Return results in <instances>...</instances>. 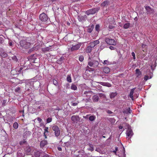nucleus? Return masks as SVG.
Here are the masks:
<instances>
[{"mask_svg":"<svg viewBox=\"0 0 157 157\" xmlns=\"http://www.w3.org/2000/svg\"><path fill=\"white\" fill-rule=\"evenodd\" d=\"M136 75L137 78H140L142 74L141 71L139 69H136Z\"/></svg>","mask_w":157,"mask_h":157,"instance_id":"nucleus-14","label":"nucleus"},{"mask_svg":"<svg viewBox=\"0 0 157 157\" xmlns=\"http://www.w3.org/2000/svg\"><path fill=\"white\" fill-rule=\"evenodd\" d=\"M92 99L94 102H97L98 101L99 98L97 95H94L92 97Z\"/></svg>","mask_w":157,"mask_h":157,"instance_id":"nucleus-20","label":"nucleus"},{"mask_svg":"<svg viewBox=\"0 0 157 157\" xmlns=\"http://www.w3.org/2000/svg\"><path fill=\"white\" fill-rule=\"evenodd\" d=\"M130 26V23H126L123 26V28L125 29H128Z\"/></svg>","mask_w":157,"mask_h":157,"instance_id":"nucleus-25","label":"nucleus"},{"mask_svg":"<svg viewBox=\"0 0 157 157\" xmlns=\"http://www.w3.org/2000/svg\"><path fill=\"white\" fill-rule=\"evenodd\" d=\"M40 155V153L39 151H38L35 153L36 157H39Z\"/></svg>","mask_w":157,"mask_h":157,"instance_id":"nucleus-37","label":"nucleus"},{"mask_svg":"<svg viewBox=\"0 0 157 157\" xmlns=\"http://www.w3.org/2000/svg\"><path fill=\"white\" fill-rule=\"evenodd\" d=\"M103 71L106 74L108 73L110 71L109 68L108 67L104 68Z\"/></svg>","mask_w":157,"mask_h":157,"instance_id":"nucleus-22","label":"nucleus"},{"mask_svg":"<svg viewBox=\"0 0 157 157\" xmlns=\"http://www.w3.org/2000/svg\"><path fill=\"white\" fill-rule=\"evenodd\" d=\"M101 85L104 86H105L108 87H111V85L108 82H102Z\"/></svg>","mask_w":157,"mask_h":157,"instance_id":"nucleus-21","label":"nucleus"},{"mask_svg":"<svg viewBox=\"0 0 157 157\" xmlns=\"http://www.w3.org/2000/svg\"><path fill=\"white\" fill-rule=\"evenodd\" d=\"M26 151L28 152H30L31 151V148L29 147H28L26 148Z\"/></svg>","mask_w":157,"mask_h":157,"instance_id":"nucleus-44","label":"nucleus"},{"mask_svg":"<svg viewBox=\"0 0 157 157\" xmlns=\"http://www.w3.org/2000/svg\"><path fill=\"white\" fill-rule=\"evenodd\" d=\"M88 65L90 67L96 68L97 67L99 64L98 61L94 59L93 58H91L89 56L88 60Z\"/></svg>","mask_w":157,"mask_h":157,"instance_id":"nucleus-1","label":"nucleus"},{"mask_svg":"<svg viewBox=\"0 0 157 157\" xmlns=\"http://www.w3.org/2000/svg\"><path fill=\"white\" fill-rule=\"evenodd\" d=\"M89 115H87L86 116V117H87Z\"/></svg>","mask_w":157,"mask_h":157,"instance_id":"nucleus-64","label":"nucleus"},{"mask_svg":"<svg viewBox=\"0 0 157 157\" xmlns=\"http://www.w3.org/2000/svg\"><path fill=\"white\" fill-rule=\"evenodd\" d=\"M53 83L55 86H57L58 85V82L55 79H54L53 80Z\"/></svg>","mask_w":157,"mask_h":157,"instance_id":"nucleus-38","label":"nucleus"},{"mask_svg":"<svg viewBox=\"0 0 157 157\" xmlns=\"http://www.w3.org/2000/svg\"><path fill=\"white\" fill-rule=\"evenodd\" d=\"M26 141L25 140V139H24V140H22V141H21L20 143H19V144H20V145H23L24 144H25L26 143Z\"/></svg>","mask_w":157,"mask_h":157,"instance_id":"nucleus-32","label":"nucleus"},{"mask_svg":"<svg viewBox=\"0 0 157 157\" xmlns=\"http://www.w3.org/2000/svg\"><path fill=\"white\" fill-rule=\"evenodd\" d=\"M57 149L59 151H62V149L60 147H57Z\"/></svg>","mask_w":157,"mask_h":157,"instance_id":"nucleus-51","label":"nucleus"},{"mask_svg":"<svg viewBox=\"0 0 157 157\" xmlns=\"http://www.w3.org/2000/svg\"><path fill=\"white\" fill-rule=\"evenodd\" d=\"M13 126L15 129H17L18 126V123L17 122H14L13 124Z\"/></svg>","mask_w":157,"mask_h":157,"instance_id":"nucleus-29","label":"nucleus"},{"mask_svg":"<svg viewBox=\"0 0 157 157\" xmlns=\"http://www.w3.org/2000/svg\"><path fill=\"white\" fill-rule=\"evenodd\" d=\"M149 78V76L147 75H145L144 77V80L145 81L147 80Z\"/></svg>","mask_w":157,"mask_h":157,"instance_id":"nucleus-43","label":"nucleus"},{"mask_svg":"<svg viewBox=\"0 0 157 157\" xmlns=\"http://www.w3.org/2000/svg\"><path fill=\"white\" fill-rule=\"evenodd\" d=\"M50 49V48L49 47H47L42 48V51L44 52H48Z\"/></svg>","mask_w":157,"mask_h":157,"instance_id":"nucleus-28","label":"nucleus"},{"mask_svg":"<svg viewBox=\"0 0 157 157\" xmlns=\"http://www.w3.org/2000/svg\"><path fill=\"white\" fill-rule=\"evenodd\" d=\"M108 20H110L111 22L110 23H109V28L110 29H113V28L114 27V26L113 25H116V23L115 21L113 20V18H109Z\"/></svg>","mask_w":157,"mask_h":157,"instance_id":"nucleus-8","label":"nucleus"},{"mask_svg":"<svg viewBox=\"0 0 157 157\" xmlns=\"http://www.w3.org/2000/svg\"><path fill=\"white\" fill-rule=\"evenodd\" d=\"M78 20L80 21H82L84 20V17L83 16H79L78 17Z\"/></svg>","mask_w":157,"mask_h":157,"instance_id":"nucleus-33","label":"nucleus"},{"mask_svg":"<svg viewBox=\"0 0 157 157\" xmlns=\"http://www.w3.org/2000/svg\"><path fill=\"white\" fill-rule=\"evenodd\" d=\"M109 48L111 50H113L114 49V48L112 46H110L109 47Z\"/></svg>","mask_w":157,"mask_h":157,"instance_id":"nucleus-52","label":"nucleus"},{"mask_svg":"<svg viewBox=\"0 0 157 157\" xmlns=\"http://www.w3.org/2000/svg\"><path fill=\"white\" fill-rule=\"evenodd\" d=\"M127 111H128V112L129 113H131L132 111L130 110V108H128L127 109Z\"/></svg>","mask_w":157,"mask_h":157,"instance_id":"nucleus-47","label":"nucleus"},{"mask_svg":"<svg viewBox=\"0 0 157 157\" xmlns=\"http://www.w3.org/2000/svg\"><path fill=\"white\" fill-rule=\"evenodd\" d=\"M99 96H100V97H105L104 95L102 93H99Z\"/></svg>","mask_w":157,"mask_h":157,"instance_id":"nucleus-45","label":"nucleus"},{"mask_svg":"<svg viewBox=\"0 0 157 157\" xmlns=\"http://www.w3.org/2000/svg\"><path fill=\"white\" fill-rule=\"evenodd\" d=\"M107 113H109V114H111L112 113V112L110 110H108L107 111Z\"/></svg>","mask_w":157,"mask_h":157,"instance_id":"nucleus-50","label":"nucleus"},{"mask_svg":"<svg viewBox=\"0 0 157 157\" xmlns=\"http://www.w3.org/2000/svg\"><path fill=\"white\" fill-rule=\"evenodd\" d=\"M117 93L116 92H112L110 94V97L112 99L115 97L117 95Z\"/></svg>","mask_w":157,"mask_h":157,"instance_id":"nucleus-23","label":"nucleus"},{"mask_svg":"<svg viewBox=\"0 0 157 157\" xmlns=\"http://www.w3.org/2000/svg\"><path fill=\"white\" fill-rule=\"evenodd\" d=\"M109 2L107 1H104L101 4V6L103 7L107 6L109 5Z\"/></svg>","mask_w":157,"mask_h":157,"instance_id":"nucleus-17","label":"nucleus"},{"mask_svg":"<svg viewBox=\"0 0 157 157\" xmlns=\"http://www.w3.org/2000/svg\"><path fill=\"white\" fill-rule=\"evenodd\" d=\"M92 48H93L90 45L88 46L86 49V52L87 53H90L92 51Z\"/></svg>","mask_w":157,"mask_h":157,"instance_id":"nucleus-19","label":"nucleus"},{"mask_svg":"<svg viewBox=\"0 0 157 157\" xmlns=\"http://www.w3.org/2000/svg\"><path fill=\"white\" fill-rule=\"evenodd\" d=\"M99 43V41L98 40H97L94 41L90 43V46L92 48H93L96 45Z\"/></svg>","mask_w":157,"mask_h":157,"instance_id":"nucleus-10","label":"nucleus"},{"mask_svg":"<svg viewBox=\"0 0 157 157\" xmlns=\"http://www.w3.org/2000/svg\"><path fill=\"white\" fill-rule=\"evenodd\" d=\"M52 121V117H48L46 120V122L47 123H49Z\"/></svg>","mask_w":157,"mask_h":157,"instance_id":"nucleus-34","label":"nucleus"},{"mask_svg":"<svg viewBox=\"0 0 157 157\" xmlns=\"http://www.w3.org/2000/svg\"><path fill=\"white\" fill-rule=\"evenodd\" d=\"M67 80L69 82H72L71 75H68L67 78Z\"/></svg>","mask_w":157,"mask_h":157,"instance_id":"nucleus-27","label":"nucleus"},{"mask_svg":"<svg viewBox=\"0 0 157 157\" xmlns=\"http://www.w3.org/2000/svg\"><path fill=\"white\" fill-rule=\"evenodd\" d=\"M71 89L72 90H77V87L74 84H71Z\"/></svg>","mask_w":157,"mask_h":157,"instance_id":"nucleus-24","label":"nucleus"},{"mask_svg":"<svg viewBox=\"0 0 157 157\" xmlns=\"http://www.w3.org/2000/svg\"><path fill=\"white\" fill-rule=\"evenodd\" d=\"M118 150V148L117 147H116V148H115V151H114V152H115V153H116V151H117Z\"/></svg>","mask_w":157,"mask_h":157,"instance_id":"nucleus-57","label":"nucleus"},{"mask_svg":"<svg viewBox=\"0 0 157 157\" xmlns=\"http://www.w3.org/2000/svg\"><path fill=\"white\" fill-rule=\"evenodd\" d=\"M3 38L2 37H0V44H2V41L3 40Z\"/></svg>","mask_w":157,"mask_h":157,"instance_id":"nucleus-49","label":"nucleus"},{"mask_svg":"<svg viewBox=\"0 0 157 157\" xmlns=\"http://www.w3.org/2000/svg\"><path fill=\"white\" fill-rule=\"evenodd\" d=\"M25 133L26 134H28V135L29 134V135H30V132H29V131H26L25 132Z\"/></svg>","mask_w":157,"mask_h":157,"instance_id":"nucleus-54","label":"nucleus"},{"mask_svg":"<svg viewBox=\"0 0 157 157\" xmlns=\"http://www.w3.org/2000/svg\"><path fill=\"white\" fill-rule=\"evenodd\" d=\"M37 120L38 121L39 123H40L42 121V119H41L40 118V117H37Z\"/></svg>","mask_w":157,"mask_h":157,"instance_id":"nucleus-46","label":"nucleus"},{"mask_svg":"<svg viewBox=\"0 0 157 157\" xmlns=\"http://www.w3.org/2000/svg\"><path fill=\"white\" fill-rule=\"evenodd\" d=\"M25 134L23 136H24V138H25V136H26V134H25Z\"/></svg>","mask_w":157,"mask_h":157,"instance_id":"nucleus-63","label":"nucleus"},{"mask_svg":"<svg viewBox=\"0 0 157 157\" xmlns=\"http://www.w3.org/2000/svg\"><path fill=\"white\" fill-rule=\"evenodd\" d=\"M126 134L127 135V136L128 137H130V138L133 135V132L132 130L129 126L128 127V129L126 131Z\"/></svg>","mask_w":157,"mask_h":157,"instance_id":"nucleus-7","label":"nucleus"},{"mask_svg":"<svg viewBox=\"0 0 157 157\" xmlns=\"http://www.w3.org/2000/svg\"><path fill=\"white\" fill-rule=\"evenodd\" d=\"M136 89V88H133L131 90V91L130 92V94H129V97L132 98V99H133V93H134V92L135 90Z\"/></svg>","mask_w":157,"mask_h":157,"instance_id":"nucleus-18","label":"nucleus"},{"mask_svg":"<svg viewBox=\"0 0 157 157\" xmlns=\"http://www.w3.org/2000/svg\"><path fill=\"white\" fill-rule=\"evenodd\" d=\"M84 57L80 55V56H79L78 59L80 61V62L83 61L84 60Z\"/></svg>","mask_w":157,"mask_h":157,"instance_id":"nucleus-31","label":"nucleus"},{"mask_svg":"<svg viewBox=\"0 0 157 157\" xmlns=\"http://www.w3.org/2000/svg\"><path fill=\"white\" fill-rule=\"evenodd\" d=\"M109 62L108 60H105L104 61L103 63L105 65H108L109 64Z\"/></svg>","mask_w":157,"mask_h":157,"instance_id":"nucleus-41","label":"nucleus"},{"mask_svg":"<svg viewBox=\"0 0 157 157\" xmlns=\"http://www.w3.org/2000/svg\"><path fill=\"white\" fill-rule=\"evenodd\" d=\"M96 118V117L94 115H92L90 116L89 118V120L90 121H94Z\"/></svg>","mask_w":157,"mask_h":157,"instance_id":"nucleus-26","label":"nucleus"},{"mask_svg":"<svg viewBox=\"0 0 157 157\" xmlns=\"http://www.w3.org/2000/svg\"><path fill=\"white\" fill-rule=\"evenodd\" d=\"M0 55L3 58H5L7 56V54L2 49L0 50Z\"/></svg>","mask_w":157,"mask_h":157,"instance_id":"nucleus-15","label":"nucleus"},{"mask_svg":"<svg viewBox=\"0 0 157 157\" xmlns=\"http://www.w3.org/2000/svg\"><path fill=\"white\" fill-rule=\"evenodd\" d=\"M48 127H45L44 128V138L45 139L47 138V134H46V133H48L49 132L48 131Z\"/></svg>","mask_w":157,"mask_h":157,"instance_id":"nucleus-16","label":"nucleus"},{"mask_svg":"<svg viewBox=\"0 0 157 157\" xmlns=\"http://www.w3.org/2000/svg\"><path fill=\"white\" fill-rule=\"evenodd\" d=\"M43 157H49V156L48 155L46 154Z\"/></svg>","mask_w":157,"mask_h":157,"instance_id":"nucleus-56","label":"nucleus"},{"mask_svg":"<svg viewBox=\"0 0 157 157\" xmlns=\"http://www.w3.org/2000/svg\"><path fill=\"white\" fill-rule=\"evenodd\" d=\"M89 93V92L87 91H85L84 92V94H86Z\"/></svg>","mask_w":157,"mask_h":157,"instance_id":"nucleus-59","label":"nucleus"},{"mask_svg":"<svg viewBox=\"0 0 157 157\" xmlns=\"http://www.w3.org/2000/svg\"><path fill=\"white\" fill-rule=\"evenodd\" d=\"M21 90V88L19 87H18L17 88L15 89V92H19V91Z\"/></svg>","mask_w":157,"mask_h":157,"instance_id":"nucleus-40","label":"nucleus"},{"mask_svg":"<svg viewBox=\"0 0 157 157\" xmlns=\"http://www.w3.org/2000/svg\"><path fill=\"white\" fill-rule=\"evenodd\" d=\"M20 44L21 47L25 49L29 48L31 44L30 42H27L26 40H21L20 42Z\"/></svg>","mask_w":157,"mask_h":157,"instance_id":"nucleus-2","label":"nucleus"},{"mask_svg":"<svg viewBox=\"0 0 157 157\" xmlns=\"http://www.w3.org/2000/svg\"><path fill=\"white\" fill-rule=\"evenodd\" d=\"M145 7L147 11V14H151V13H154V10L151 8L150 6H145Z\"/></svg>","mask_w":157,"mask_h":157,"instance_id":"nucleus-9","label":"nucleus"},{"mask_svg":"<svg viewBox=\"0 0 157 157\" xmlns=\"http://www.w3.org/2000/svg\"><path fill=\"white\" fill-rule=\"evenodd\" d=\"M23 112V113H24V110H22V111H20V112Z\"/></svg>","mask_w":157,"mask_h":157,"instance_id":"nucleus-62","label":"nucleus"},{"mask_svg":"<svg viewBox=\"0 0 157 157\" xmlns=\"http://www.w3.org/2000/svg\"><path fill=\"white\" fill-rule=\"evenodd\" d=\"M48 142L46 140H42L40 144V146L41 148L44 147L48 144Z\"/></svg>","mask_w":157,"mask_h":157,"instance_id":"nucleus-12","label":"nucleus"},{"mask_svg":"<svg viewBox=\"0 0 157 157\" xmlns=\"http://www.w3.org/2000/svg\"><path fill=\"white\" fill-rule=\"evenodd\" d=\"M22 69H23L22 67H20V68L19 70L18 71V72L20 73L21 71L22 70Z\"/></svg>","mask_w":157,"mask_h":157,"instance_id":"nucleus-55","label":"nucleus"},{"mask_svg":"<svg viewBox=\"0 0 157 157\" xmlns=\"http://www.w3.org/2000/svg\"><path fill=\"white\" fill-rule=\"evenodd\" d=\"M6 102H7V100H3L2 102V106H5L6 105Z\"/></svg>","mask_w":157,"mask_h":157,"instance_id":"nucleus-36","label":"nucleus"},{"mask_svg":"<svg viewBox=\"0 0 157 157\" xmlns=\"http://www.w3.org/2000/svg\"><path fill=\"white\" fill-rule=\"evenodd\" d=\"M9 44L10 46H12V43L11 42H9Z\"/></svg>","mask_w":157,"mask_h":157,"instance_id":"nucleus-58","label":"nucleus"},{"mask_svg":"<svg viewBox=\"0 0 157 157\" xmlns=\"http://www.w3.org/2000/svg\"><path fill=\"white\" fill-rule=\"evenodd\" d=\"M36 58H35V59H31L32 62L34 63H36Z\"/></svg>","mask_w":157,"mask_h":157,"instance_id":"nucleus-48","label":"nucleus"},{"mask_svg":"<svg viewBox=\"0 0 157 157\" xmlns=\"http://www.w3.org/2000/svg\"><path fill=\"white\" fill-rule=\"evenodd\" d=\"M80 45L79 44H77L76 45L73 46L71 48V51L77 50H78L80 47Z\"/></svg>","mask_w":157,"mask_h":157,"instance_id":"nucleus-13","label":"nucleus"},{"mask_svg":"<svg viewBox=\"0 0 157 157\" xmlns=\"http://www.w3.org/2000/svg\"><path fill=\"white\" fill-rule=\"evenodd\" d=\"M93 27H94V26L92 25L91 27L87 29V32L89 33H91L93 30Z\"/></svg>","mask_w":157,"mask_h":157,"instance_id":"nucleus-30","label":"nucleus"},{"mask_svg":"<svg viewBox=\"0 0 157 157\" xmlns=\"http://www.w3.org/2000/svg\"><path fill=\"white\" fill-rule=\"evenodd\" d=\"M132 56L133 57V59H136V57H135V53L133 52H132Z\"/></svg>","mask_w":157,"mask_h":157,"instance_id":"nucleus-42","label":"nucleus"},{"mask_svg":"<svg viewBox=\"0 0 157 157\" xmlns=\"http://www.w3.org/2000/svg\"><path fill=\"white\" fill-rule=\"evenodd\" d=\"M52 129L54 131L55 135L56 137L59 136L60 134V130L59 127L56 125H54L52 127Z\"/></svg>","mask_w":157,"mask_h":157,"instance_id":"nucleus-3","label":"nucleus"},{"mask_svg":"<svg viewBox=\"0 0 157 157\" xmlns=\"http://www.w3.org/2000/svg\"><path fill=\"white\" fill-rule=\"evenodd\" d=\"M119 128L120 129H121L123 128V126H122L120 125L119 126Z\"/></svg>","mask_w":157,"mask_h":157,"instance_id":"nucleus-60","label":"nucleus"},{"mask_svg":"<svg viewBox=\"0 0 157 157\" xmlns=\"http://www.w3.org/2000/svg\"><path fill=\"white\" fill-rule=\"evenodd\" d=\"M77 105V103H73L72 104V105L74 106H75L76 105Z\"/></svg>","mask_w":157,"mask_h":157,"instance_id":"nucleus-53","label":"nucleus"},{"mask_svg":"<svg viewBox=\"0 0 157 157\" xmlns=\"http://www.w3.org/2000/svg\"><path fill=\"white\" fill-rule=\"evenodd\" d=\"M48 16L45 13H43L40 15L39 19L42 21H46L48 19Z\"/></svg>","mask_w":157,"mask_h":157,"instance_id":"nucleus-5","label":"nucleus"},{"mask_svg":"<svg viewBox=\"0 0 157 157\" xmlns=\"http://www.w3.org/2000/svg\"><path fill=\"white\" fill-rule=\"evenodd\" d=\"M105 41L107 44L109 45H115L116 44V42L113 39L106 38L105 39Z\"/></svg>","mask_w":157,"mask_h":157,"instance_id":"nucleus-6","label":"nucleus"},{"mask_svg":"<svg viewBox=\"0 0 157 157\" xmlns=\"http://www.w3.org/2000/svg\"><path fill=\"white\" fill-rule=\"evenodd\" d=\"M100 26L99 25H96L95 26V30L98 32L99 30Z\"/></svg>","mask_w":157,"mask_h":157,"instance_id":"nucleus-35","label":"nucleus"},{"mask_svg":"<svg viewBox=\"0 0 157 157\" xmlns=\"http://www.w3.org/2000/svg\"><path fill=\"white\" fill-rule=\"evenodd\" d=\"M67 25H70V23H69V22H67Z\"/></svg>","mask_w":157,"mask_h":157,"instance_id":"nucleus-61","label":"nucleus"},{"mask_svg":"<svg viewBox=\"0 0 157 157\" xmlns=\"http://www.w3.org/2000/svg\"><path fill=\"white\" fill-rule=\"evenodd\" d=\"M99 9L98 8H96L90 9L86 11V13L87 15L94 14L98 11Z\"/></svg>","mask_w":157,"mask_h":157,"instance_id":"nucleus-4","label":"nucleus"},{"mask_svg":"<svg viewBox=\"0 0 157 157\" xmlns=\"http://www.w3.org/2000/svg\"><path fill=\"white\" fill-rule=\"evenodd\" d=\"M71 120L73 122H75L79 121V119L78 116L73 115L71 117Z\"/></svg>","mask_w":157,"mask_h":157,"instance_id":"nucleus-11","label":"nucleus"},{"mask_svg":"<svg viewBox=\"0 0 157 157\" xmlns=\"http://www.w3.org/2000/svg\"><path fill=\"white\" fill-rule=\"evenodd\" d=\"M12 59L13 60L16 62H17L18 61V59L15 56H14L13 57H12Z\"/></svg>","mask_w":157,"mask_h":157,"instance_id":"nucleus-39","label":"nucleus"}]
</instances>
